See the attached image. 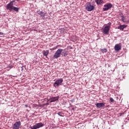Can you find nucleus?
Masks as SVG:
<instances>
[{
  "mask_svg": "<svg viewBox=\"0 0 129 129\" xmlns=\"http://www.w3.org/2000/svg\"><path fill=\"white\" fill-rule=\"evenodd\" d=\"M59 99V96L57 97H52L49 99V102H55Z\"/></svg>",
  "mask_w": 129,
  "mask_h": 129,
  "instance_id": "obj_8",
  "label": "nucleus"
},
{
  "mask_svg": "<svg viewBox=\"0 0 129 129\" xmlns=\"http://www.w3.org/2000/svg\"><path fill=\"white\" fill-rule=\"evenodd\" d=\"M111 8H112V4L110 3H107V4L104 5L103 10L104 12H106V11H108V10H110Z\"/></svg>",
  "mask_w": 129,
  "mask_h": 129,
  "instance_id": "obj_5",
  "label": "nucleus"
},
{
  "mask_svg": "<svg viewBox=\"0 0 129 129\" xmlns=\"http://www.w3.org/2000/svg\"><path fill=\"white\" fill-rule=\"evenodd\" d=\"M31 129H37L38 128V127L37 126V124H35L34 125L30 127Z\"/></svg>",
  "mask_w": 129,
  "mask_h": 129,
  "instance_id": "obj_16",
  "label": "nucleus"
},
{
  "mask_svg": "<svg viewBox=\"0 0 129 129\" xmlns=\"http://www.w3.org/2000/svg\"><path fill=\"white\" fill-rule=\"evenodd\" d=\"M101 51L102 53H106V52H107V49H106V48L101 49Z\"/></svg>",
  "mask_w": 129,
  "mask_h": 129,
  "instance_id": "obj_17",
  "label": "nucleus"
},
{
  "mask_svg": "<svg viewBox=\"0 0 129 129\" xmlns=\"http://www.w3.org/2000/svg\"><path fill=\"white\" fill-rule=\"evenodd\" d=\"M42 12H43L40 11V10H39L37 11V14H38V15H41V14H42Z\"/></svg>",
  "mask_w": 129,
  "mask_h": 129,
  "instance_id": "obj_20",
  "label": "nucleus"
},
{
  "mask_svg": "<svg viewBox=\"0 0 129 129\" xmlns=\"http://www.w3.org/2000/svg\"><path fill=\"white\" fill-rule=\"evenodd\" d=\"M0 35H4V33L0 32Z\"/></svg>",
  "mask_w": 129,
  "mask_h": 129,
  "instance_id": "obj_24",
  "label": "nucleus"
},
{
  "mask_svg": "<svg viewBox=\"0 0 129 129\" xmlns=\"http://www.w3.org/2000/svg\"><path fill=\"white\" fill-rule=\"evenodd\" d=\"M110 101L111 102H114V100H113V98L110 97Z\"/></svg>",
  "mask_w": 129,
  "mask_h": 129,
  "instance_id": "obj_21",
  "label": "nucleus"
},
{
  "mask_svg": "<svg viewBox=\"0 0 129 129\" xmlns=\"http://www.w3.org/2000/svg\"><path fill=\"white\" fill-rule=\"evenodd\" d=\"M49 54V51L48 50H44L43 51V56H45V57H47V56H48V54Z\"/></svg>",
  "mask_w": 129,
  "mask_h": 129,
  "instance_id": "obj_14",
  "label": "nucleus"
},
{
  "mask_svg": "<svg viewBox=\"0 0 129 129\" xmlns=\"http://www.w3.org/2000/svg\"><path fill=\"white\" fill-rule=\"evenodd\" d=\"M63 52V49L59 48L54 53L53 55L54 59H57V58H60V56H61V54Z\"/></svg>",
  "mask_w": 129,
  "mask_h": 129,
  "instance_id": "obj_3",
  "label": "nucleus"
},
{
  "mask_svg": "<svg viewBox=\"0 0 129 129\" xmlns=\"http://www.w3.org/2000/svg\"><path fill=\"white\" fill-rule=\"evenodd\" d=\"M36 125L37 126V128H40V127H42V126H44V124L42 122L36 123Z\"/></svg>",
  "mask_w": 129,
  "mask_h": 129,
  "instance_id": "obj_13",
  "label": "nucleus"
},
{
  "mask_svg": "<svg viewBox=\"0 0 129 129\" xmlns=\"http://www.w3.org/2000/svg\"><path fill=\"white\" fill-rule=\"evenodd\" d=\"M111 26V23L109 22L108 25L104 27L102 29V33L104 35H108L109 34V30H110V26Z\"/></svg>",
  "mask_w": 129,
  "mask_h": 129,
  "instance_id": "obj_2",
  "label": "nucleus"
},
{
  "mask_svg": "<svg viewBox=\"0 0 129 129\" xmlns=\"http://www.w3.org/2000/svg\"><path fill=\"white\" fill-rule=\"evenodd\" d=\"M58 47H59V48L62 47V45H58L54 47V49H57Z\"/></svg>",
  "mask_w": 129,
  "mask_h": 129,
  "instance_id": "obj_19",
  "label": "nucleus"
},
{
  "mask_svg": "<svg viewBox=\"0 0 129 129\" xmlns=\"http://www.w3.org/2000/svg\"><path fill=\"white\" fill-rule=\"evenodd\" d=\"M126 27H127V25H120V26L117 27V29H118L119 30H120L121 31H123L124 29H125V28H126Z\"/></svg>",
  "mask_w": 129,
  "mask_h": 129,
  "instance_id": "obj_11",
  "label": "nucleus"
},
{
  "mask_svg": "<svg viewBox=\"0 0 129 129\" xmlns=\"http://www.w3.org/2000/svg\"><path fill=\"white\" fill-rule=\"evenodd\" d=\"M62 56H63V57H66V56H67V55H68V53L67 52V51H62Z\"/></svg>",
  "mask_w": 129,
  "mask_h": 129,
  "instance_id": "obj_15",
  "label": "nucleus"
},
{
  "mask_svg": "<svg viewBox=\"0 0 129 129\" xmlns=\"http://www.w3.org/2000/svg\"><path fill=\"white\" fill-rule=\"evenodd\" d=\"M121 21L123 22V23H125V21H124V16H121Z\"/></svg>",
  "mask_w": 129,
  "mask_h": 129,
  "instance_id": "obj_18",
  "label": "nucleus"
},
{
  "mask_svg": "<svg viewBox=\"0 0 129 129\" xmlns=\"http://www.w3.org/2000/svg\"><path fill=\"white\" fill-rule=\"evenodd\" d=\"M114 49L115 51H118L119 50H121V46L118 44H116L114 46Z\"/></svg>",
  "mask_w": 129,
  "mask_h": 129,
  "instance_id": "obj_10",
  "label": "nucleus"
},
{
  "mask_svg": "<svg viewBox=\"0 0 129 129\" xmlns=\"http://www.w3.org/2000/svg\"><path fill=\"white\" fill-rule=\"evenodd\" d=\"M15 0H13L11 1L9 4H8L6 6L7 10L10 11V12H12L13 11H14L15 12H19L20 8L15 7L14 6V3H15Z\"/></svg>",
  "mask_w": 129,
  "mask_h": 129,
  "instance_id": "obj_1",
  "label": "nucleus"
},
{
  "mask_svg": "<svg viewBox=\"0 0 129 129\" xmlns=\"http://www.w3.org/2000/svg\"><path fill=\"white\" fill-rule=\"evenodd\" d=\"M57 128V126H56L52 127V128Z\"/></svg>",
  "mask_w": 129,
  "mask_h": 129,
  "instance_id": "obj_25",
  "label": "nucleus"
},
{
  "mask_svg": "<svg viewBox=\"0 0 129 129\" xmlns=\"http://www.w3.org/2000/svg\"><path fill=\"white\" fill-rule=\"evenodd\" d=\"M95 105L98 108H101V107H104L105 103H97Z\"/></svg>",
  "mask_w": 129,
  "mask_h": 129,
  "instance_id": "obj_9",
  "label": "nucleus"
},
{
  "mask_svg": "<svg viewBox=\"0 0 129 129\" xmlns=\"http://www.w3.org/2000/svg\"><path fill=\"white\" fill-rule=\"evenodd\" d=\"M86 10L88 12H91V11H93V10H94V6L93 5H91L90 3H88L86 4Z\"/></svg>",
  "mask_w": 129,
  "mask_h": 129,
  "instance_id": "obj_4",
  "label": "nucleus"
},
{
  "mask_svg": "<svg viewBox=\"0 0 129 129\" xmlns=\"http://www.w3.org/2000/svg\"><path fill=\"white\" fill-rule=\"evenodd\" d=\"M21 124H22V123H21V121H17L14 124L12 128L19 129L20 127H21Z\"/></svg>",
  "mask_w": 129,
  "mask_h": 129,
  "instance_id": "obj_7",
  "label": "nucleus"
},
{
  "mask_svg": "<svg viewBox=\"0 0 129 129\" xmlns=\"http://www.w3.org/2000/svg\"><path fill=\"white\" fill-rule=\"evenodd\" d=\"M95 2L98 5H100L104 4V2H103V0H95Z\"/></svg>",
  "mask_w": 129,
  "mask_h": 129,
  "instance_id": "obj_12",
  "label": "nucleus"
},
{
  "mask_svg": "<svg viewBox=\"0 0 129 129\" xmlns=\"http://www.w3.org/2000/svg\"><path fill=\"white\" fill-rule=\"evenodd\" d=\"M57 114H58V115H59V116H62V112H58L57 113Z\"/></svg>",
  "mask_w": 129,
  "mask_h": 129,
  "instance_id": "obj_23",
  "label": "nucleus"
},
{
  "mask_svg": "<svg viewBox=\"0 0 129 129\" xmlns=\"http://www.w3.org/2000/svg\"><path fill=\"white\" fill-rule=\"evenodd\" d=\"M63 83V79H60L57 80L53 84V86L54 87H57L58 86H60V85H62V83Z\"/></svg>",
  "mask_w": 129,
  "mask_h": 129,
  "instance_id": "obj_6",
  "label": "nucleus"
},
{
  "mask_svg": "<svg viewBox=\"0 0 129 129\" xmlns=\"http://www.w3.org/2000/svg\"><path fill=\"white\" fill-rule=\"evenodd\" d=\"M41 17H45V13L42 12L41 14L40 15Z\"/></svg>",
  "mask_w": 129,
  "mask_h": 129,
  "instance_id": "obj_22",
  "label": "nucleus"
}]
</instances>
